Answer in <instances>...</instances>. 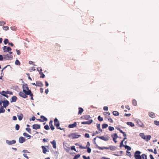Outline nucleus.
I'll return each mask as SVG.
<instances>
[{"label": "nucleus", "mask_w": 159, "mask_h": 159, "mask_svg": "<svg viewBox=\"0 0 159 159\" xmlns=\"http://www.w3.org/2000/svg\"><path fill=\"white\" fill-rule=\"evenodd\" d=\"M141 152L139 151H136L134 154V157L135 159H141V157L140 155Z\"/></svg>", "instance_id": "obj_6"}, {"label": "nucleus", "mask_w": 159, "mask_h": 159, "mask_svg": "<svg viewBox=\"0 0 159 159\" xmlns=\"http://www.w3.org/2000/svg\"><path fill=\"white\" fill-rule=\"evenodd\" d=\"M53 121L52 120H50L49 122V125L51 129L52 130L54 129V127L52 125Z\"/></svg>", "instance_id": "obj_21"}, {"label": "nucleus", "mask_w": 159, "mask_h": 159, "mask_svg": "<svg viewBox=\"0 0 159 159\" xmlns=\"http://www.w3.org/2000/svg\"><path fill=\"white\" fill-rule=\"evenodd\" d=\"M154 124L157 125H159V121H157V120H155L154 121Z\"/></svg>", "instance_id": "obj_54"}, {"label": "nucleus", "mask_w": 159, "mask_h": 159, "mask_svg": "<svg viewBox=\"0 0 159 159\" xmlns=\"http://www.w3.org/2000/svg\"><path fill=\"white\" fill-rule=\"evenodd\" d=\"M26 130L29 133H31V129L30 128H26Z\"/></svg>", "instance_id": "obj_57"}, {"label": "nucleus", "mask_w": 159, "mask_h": 159, "mask_svg": "<svg viewBox=\"0 0 159 159\" xmlns=\"http://www.w3.org/2000/svg\"><path fill=\"white\" fill-rule=\"evenodd\" d=\"M44 128L46 130H48L50 129L48 125H46L45 126H44Z\"/></svg>", "instance_id": "obj_53"}, {"label": "nucleus", "mask_w": 159, "mask_h": 159, "mask_svg": "<svg viewBox=\"0 0 159 159\" xmlns=\"http://www.w3.org/2000/svg\"><path fill=\"white\" fill-rule=\"evenodd\" d=\"M97 137L105 141H108L110 139V136L108 135H105L102 136H97Z\"/></svg>", "instance_id": "obj_3"}, {"label": "nucleus", "mask_w": 159, "mask_h": 159, "mask_svg": "<svg viewBox=\"0 0 159 159\" xmlns=\"http://www.w3.org/2000/svg\"><path fill=\"white\" fill-rule=\"evenodd\" d=\"M17 116L19 120H21L22 119L23 115L22 114H21L20 115L18 116Z\"/></svg>", "instance_id": "obj_38"}, {"label": "nucleus", "mask_w": 159, "mask_h": 159, "mask_svg": "<svg viewBox=\"0 0 159 159\" xmlns=\"http://www.w3.org/2000/svg\"><path fill=\"white\" fill-rule=\"evenodd\" d=\"M23 135L24 136H25L27 137L30 138V135H29L28 134L26 133H24Z\"/></svg>", "instance_id": "obj_44"}, {"label": "nucleus", "mask_w": 159, "mask_h": 159, "mask_svg": "<svg viewBox=\"0 0 159 159\" xmlns=\"http://www.w3.org/2000/svg\"><path fill=\"white\" fill-rule=\"evenodd\" d=\"M132 103L134 106H136L137 105V102L135 99H134L132 101Z\"/></svg>", "instance_id": "obj_34"}, {"label": "nucleus", "mask_w": 159, "mask_h": 159, "mask_svg": "<svg viewBox=\"0 0 159 159\" xmlns=\"http://www.w3.org/2000/svg\"><path fill=\"white\" fill-rule=\"evenodd\" d=\"M123 141H121L120 143V147H121L123 146L125 147V145H123Z\"/></svg>", "instance_id": "obj_60"}, {"label": "nucleus", "mask_w": 159, "mask_h": 159, "mask_svg": "<svg viewBox=\"0 0 159 159\" xmlns=\"http://www.w3.org/2000/svg\"><path fill=\"white\" fill-rule=\"evenodd\" d=\"M16 65L20 66V62L18 60H16L15 62Z\"/></svg>", "instance_id": "obj_41"}, {"label": "nucleus", "mask_w": 159, "mask_h": 159, "mask_svg": "<svg viewBox=\"0 0 159 159\" xmlns=\"http://www.w3.org/2000/svg\"><path fill=\"white\" fill-rule=\"evenodd\" d=\"M93 122V120L92 119H91V120H89L88 121H83L81 122V124L82 125H90L91 123H92Z\"/></svg>", "instance_id": "obj_15"}, {"label": "nucleus", "mask_w": 159, "mask_h": 159, "mask_svg": "<svg viewBox=\"0 0 159 159\" xmlns=\"http://www.w3.org/2000/svg\"><path fill=\"white\" fill-rule=\"evenodd\" d=\"M11 30H15L16 31L17 30V29L15 26H11Z\"/></svg>", "instance_id": "obj_55"}, {"label": "nucleus", "mask_w": 159, "mask_h": 159, "mask_svg": "<svg viewBox=\"0 0 159 159\" xmlns=\"http://www.w3.org/2000/svg\"><path fill=\"white\" fill-rule=\"evenodd\" d=\"M108 125L107 124H103L102 125V129H105L107 128L108 127Z\"/></svg>", "instance_id": "obj_39"}, {"label": "nucleus", "mask_w": 159, "mask_h": 159, "mask_svg": "<svg viewBox=\"0 0 159 159\" xmlns=\"http://www.w3.org/2000/svg\"><path fill=\"white\" fill-rule=\"evenodd\" d=\"M5 111V110L3 108V106H2L0 108V113H4Z\"/></svg>", "instance_id": "obj_35"}, {"label": "nucleus", "mask_w": 159, "mask_h": 159, "mask_svg": "<svg viewBox=\"0 0 159 159\" xmlns=\"http://www.w3.org/2000/svg\"><path fill=\"white\" fill-rule=\"evenodd\" d=\"M103 114L107 117V116H109L110 115V113L109 112H103Z\"/></svg>", "instance_id": "obj_40"}, {"label": "nucleus", "mask_w": 159, "mask_h": 159, "mask_svg": "<svg viewBox=\"0 0 159 159\" xmlns=\"http://www.w3.org/2000/svg\"><path fill=\"white\" fill-rule=\"evenodd\" d=\"M54 125L55 126L57 129L62 130L64 129H61L59 127L60 123L58 120L57 118H55L54 120Z\"/></svg>", "instance_id": "obj_2"}, {"label": "nucleus", "mask_w": 159, "mask_h": 159, "mask_svg": "<svg viewBox=\"0 0 159 159\" xmlns=\"http://www.w3.org/2000/svg\"><path fill=\"white\" fill-rule=\"evenodd\" d=\"M80 135L75 133H71L68 134V137L72 139H77L80 137Z\"/></svg>", "instance_id": "obj_1"}, {"label": "nucleus", "mask_w": 159, "mask_h": 159, "mask_svg": "<svg viewBox=\"0 0 159 159\" xmlns=\"http://www.w3.org/2000/svg\"><path fill=\"white\" fill-rule=\"evenodd\" d=\"M108 129L110 131H112L114 130V128L113 127L109 126L108 127Z\"/></svg>", "instance_id": "obj_47"}, {"label": "nucleus", "mask_w": 159, "mask_h": 159, "mask_svg": "<svg viewBox=\"0 0 159 159\" xmlns=\"http://www.w3.org/2000/svg\"><path fill=\"white\" fill-rule=\"evenodd\" d=\"M19 141L20 143H22L25 141V139L24 137L21 136L19 138Z\"/></svg>", "instance_id": "obj_17"}, {"label": "nucleus", "mask_w": 159, "mask_h": 159, "mask_svg": "<svg viewBox=\"0 0 159 159\" xmlns=\"http://www.w3.org/2000/svg\"><path fill=\"white\" fill-rule=\"evenodd\" d=\"M40 118L42 120V121H43V122H44V121H47L48 120L47 119L43 116H41Z\"/></svg>", "instance_id": "obj_31"}, {"label": "nucleus", "mask_w": 159, "mask_h": 159, "mask_svg": "<svg viewBox=\"0 0 159 159\" xmlns=\"http://www.w3.org/2000/svg\"><path fill=\"white\" fill-rule=\"evenodd\" d=\"M127 124L128 125H130V126L131 127H134V124L132 122H127Z\"/></svg>", "instance_id": "obj_32"}, {"label": "nucleus", "mask_w": 159, "mask_h": 159, "mask_svg": "<svg viewBox=\"0 0 159 159\" xmlns=\"http://www.w3.org/2000/svg\"><path fill=\"white\" fill-rule=\"evenodd\" d=\"M141 157V158H142L143 159H145V158H146L147 157V155L145 154H142Z\"/></svg>", "instance_id": "obj_43"}, {"label": "nucleus", "mask_w": 159, "mask_h": 159, "mask_svg": "<svg viewBox=\"0 0 159 159\" xmlns=\"http://www.w3.org/2000/svg\"><path fill=\"white\" fill-rule=\"evenodd\" d=\"M125 149H127L128 151H130L131 149V148L129 146L127 145H125Z\"/></svg>", "instance_id": "obj_42"}, {"label": "nucleus", "mask_w": 159, "mask_h": 159, "mask_svg": "<svg viewBox=\"0 0 159 159\" xmlns=\"http://www.w3.org/2000/svg\"><path fill=\"white\" fill-rule=\"evenodd\" d=\"M9 93V92L8 91H2L0 92V94L6 97L7 98H8V96L7 94H8Z\"/></svg>", "instance_id": "obj_9"}, {"label": "nucleus", "mask_w": 159, "mask_h": 159, "mask_svg": "<svg viewBox=\"0 0 159 159\" xmlns=\"http://www.w3.org/2000/svg\"><path fill=\"white\" fill-rule=\"evenodd\" d=\"M136 123L139 126L142 128L144 127V124L140 120H138L136 121Z\"/></svg>", "instance_id": "obj_13"}, {"label": "nucleus", "mask_w": 159, "mask_h": 159, "mask_svg": "<svg viewBox=\"0 0 159 159\" xmlns=\"http://www.w3.org/2000/svg\"><path fill=\"white\" fill-rule=\"evenodd\" d=\"M148 114L149 116L152 118H154L155 117V115L154 113L152 112H149Z\"/></svg>", "instance_id": "obj_25"}, {"label": "nucleus", "mask_w": 159, "mask_h": 159, "mask_svg": "<svg viewBox=\"0 0 159 159\" xmlns=\"http://www.w3.org/2000/svg\"><path fill=\"white\" fill-rule=\"evenodd\" d=\"M20 128V126L18 124H16L15 126V129L16 130H18Z\"/></svg>", "instance_id": "obj_51"}, {"label": "nucleus", "mask_w": 159, "mask_h": 159, "mask_svg": "<svg viewBox=\"0 0 159 159\" xmlns=\"http://www.w3.org/2000/svg\"><path fill=\"white\" fill-rule=\"evenodd\" d=\"M7 143L9 145H11L15 143L16 141L14 140L12 141H7Z\"/></svg>", "instance_id": "obj_24"}, {"label": "nucleus", "mask_w": 159, "mask_h": 159, "mask_svg": "<svg viewBox=\"0 0 159 159\" xmlns=\"http://www.w3.org/2000/svg\"><path fill=\"white\" fill-rule=\"evenodd\" d=\"M116 148L114 146H110V149L111 151H115L116 150Z\"/></svg>", "instance_id": "obj_30"}, {"label": "nucleus", "mask_w": 159, "mask_h": 159, "mask_svg": "<svg viewBox=\"0 0 159 159\" xmlns=\"http://www.w3.org/2000/svg\"><path fill=\"white\" fill-rule=\"evenodd\" d=\"M105 118L106 119H107L108 120V121L110 122L111 123H113V120L111 118H108V117H107V116L105 117Z\"/></svg>", "instance_id": "obj_37"}, {"label": "nucleus", "mask_w": 159, "mask_h": 159, "mask_svg": "<svg viewBox=\"0 0 159 159\" xmlns=\"http://www.w3.org/2000/svg\"><path fill=\"white\" fill-rule=\"evenodd\" d=\"M79 148L81 149L86 148V147H83V146H82V145H79Z\"/></svg>", "instance_id": "obj_59"}, {"label": "nucleus", "mask_w": 159, "mask_h": 159, "mask_svg": "<svg viewBox=\"0 0 159 159\" xmlns=\"http://www.w3.org/2000/svg\"><path fill=\"white\" fill-rule=\"evenodd\" d=\"M96 147L97 148L100 150H103L104 149H105V147H101L98 146V145H97Z\"/></svg>", "instance_id": "obj_49"}, {"label": "nucleus", "mask_w": 159, "mask_h": 159, "mask_svg": "<svg viewBox=\"0 0 159 159\" xmlns=\"http://www.w3.org/2000/svg\"><path fill=\"white\" fill-rule=\"evenodd\" d=\"M26 94H27V95H29L30 96V99L31 100H34V98H33V93H32L31 90H29L28 91H25Z\"/></svg>", "instance_id": "obj_8"}, {"label": "nucleus", "mask_w": 159, "mask_h": 159, "mask_svg": "<svg viewBox=\"0 0 159 159\" xmlns=\"http://www.w3.org/2000/svg\"><path fill=\"white\" fill-rule=\"evenodd\" d=\"M3 50L4 52H7L11 51V48L9 47H7L6 46H4L3 47Z\"/></svg>", "instance_id": "obj_10"}, {"label": "nucleus", "mask_w": 159, "mask_h": 159, "mask_svg": "<svg viewBox=\"0 0 159 159\" xmlns=\"http://www.w3.org/2000/svg\"><path fill=\"white\" fill-rule=\"evenodd\" d=\"M13 57V56L8 54H7L6 55H3L4 59L5 60H11L12 59Z\"/></svg>", "instance_id": "obj_4"}, {"label": "nucleus", "mask_w": 159, "mask_h": 159, "mask_svg": "<svg viewBox=\"0 0 159 159\" xmlns=\"http://www.w3.org/2000/svg\"><path fill=\"white\" fill-rule=\"evenodd\" d=\"M33 128L35 129H37L40 128V125L38 124H34L33 125Z\"/></svg>", "instance_id": "obj_18"}, {"label": "nucleus", "mask_w": 159, "mask_h": 159, "mask_svg": "<svg viewBox=\"0 0 159 159\" xmlns=\"http://www.w3.org/2000/svg\"><path fill=\"white\" fill-rule=\"evenodd\" d=\"M113 114L115 116H118L119 115V113L116 111H114L113 112Z\"/></svg>", "instance_id": "obj_33"}, {"label": "nucleus", "mask_w": 159, "mask_h": 159, "mask_svg": "<svg viewBox=\"0 0 159 159\" xmlns=\"http://www.w3.org/2000/svg\"><path fill=\"white\" fill-rule=\"evenodd\" d=\"M2 103L3 104V107H4L6 108V107L8 106L9 102L7 100H4L2 101Z\"/></svg>", "instance_id": "obj_14"}, {"label": "nucleus", "mask_w": 159, "mask_h": 159, "mask_svg": "<svg viewBox=\"0 0 159 159\" xmlns=\"http://www.w3.org/2000/svg\"><path fill=\"white\" fill-rule=\"evenodd\" d=\"M83 158L84 159H90V157L89 156L86 157L84 155L83 156Z\"/></svg>", "instance_id": "obj_61"}, {"label": "nucleus", "mask_w": 159, "mask_h": 159, "mask_svg": "<svg viewBox=\"0 0 159 159\" xmlns=\"http://www.w3.org/2000/svg\"><path fill=\"white\" fill-rule=\"evenodd\" d=\"M80 119L88 120H91V119H92L90 116L88 115H84L80 117Z\"/></svg>", "instance_id": "obj_5"}, {"label": "nucleus", "mask_w": 159, "mask_h": 159, "mask_svg": "<svg viewBox=\"0 0 159 159\" xmlns=\"http://www.w3.org/2000/svg\"><path fill=\"white\" fill-rule=\"evenodd\" d=\"M39 74L41 75L40 78H44L45 77V75L43 72H40Z\"/></svg>", "instance_id": "obj_45"}, {"label": "nucleus", "mask_w": 159, "mask_h": 159, "mask_svg": "<svg viewBox=\"0 0 159 159\" xmlns=\"http://www.w3.org/2000/svg\"><path fill=\"white\" fill-rule=\"evenodd\" d=\"M22 88L23 89V92H24L25 93V91L27 92L29 90H30L29 89L27 84H26L23 85Z\"/></svg>", "instance_id": "obj_7"}, {"label": "nucleus", "mask_w": 159, "mask_h": 159, "mask_svg": "<svg viewBox=\"0 0 159 159\" xmlns=\"http://www.w3.org/2000/svg\"><path fill=\"white\" fill-rule=\"evenodd\" d=\"M78 109H79V111H78V115H81L82 113L83 112V111H84L83 109L82 108L80 107Z\"/></svg>", "instance_id": "obj_27"}, {"label": "nucleus", "mask_w": 159, "mask_h": 159, "mask_svg": "<svg viewBox=\"0 0 159 159\" xmlns=\"http://www.w3.org/2000/svg\"><path fill=\"white\" fill-rule=\"evenodd\" d=\"M71 149L72 150H74L75 151H76V149L75 148V146H72L71 147Z\"/></svg>", "instance_id": "obj_64"}, {"label": "nucleus", "mask_w": 159, "mask_h": 159, "mask_svg": "<svg viewBox=\"0 0 159 159\" xmlns=\"http://www.w3.org/2000/svg\"><path fill=\"white\" fill-rule=\"evenodd\" d=\"M6 24V23L4 21H0V25H4Z\"/></svg>", "instance_id": "obj_48"}, {"label": "nucleus", "mask_w": 159, "mask_h": 159, "mask_svg": "<svg viewBox=\"0 0 159 159\" xmlns=\"http://www.w3.org/2000/svg\"><path fill=\"white\" fill-rule=\"evenodd\" d=\"M77 126V122H75L74 123L72 124H71L69 125H68V128H74L76 127Z\"/></svg>", "instance_id": "obj_19"}, {"label": "nucleus", "mask_w": 159, "mask_h": 159, "mask_svg": "<svg viewBox=\"0 0 159 159\" xmlns=\"http://www.w3.org/2000/svg\"><path fill=\"white\" fill-rule=\"evenodd\" d=\"M151 138V136L150 135H145L144 139L146 141L148 142L150 140Z\"/></svg>", "instance_id": "obj_22"}, {"label": "nucleus", "mask_w": 159, "mask_h": 159, "mask_svg": "<svg viewBox=\"0 0 159 159\" xmlns=\"http://www.w3.org/2000/svg\"><path fill=\"white\" fill-rule=\"evenodd\" d=\"M139 136L141 137V138L143 139H144V138L145 137V136L144 135V133H140L139 134Z\"/></svg>", "instance_id": "obj_36"}, {"label": "nucleus", "mask_w": 159, "mask_h": 159, "mask_svg": "<svg viewBox=\"0 0 159 159\" xmlns=\"http://www.w3.org/2000/svg\"><path fill=\"white\" fill-rule=\"evenodd\" d=\"M17 97L16 96H13L11 98V102H15L17 100Z\"/></svg>", "instance_id": "obj_28"}, {"label": "nucleus", "mask_w": 159, "mask_h": 159, "mask_svg": "<svg viewBox=\"0 0 159 159\" xmlns=\"http://www.w3.org/2000/svg\"><path fill=\"white\" fill-rule=\"evenodd\" d=\"M8 43V40L7 39H5L4 41V43L5 44H7Z\"/></svg>", "instance_id": "obj_52"}, {"label": "nucleus", "mask_w": 159, "mask_h": 159, "mask_svg": "<svg viewBox=\"0 0 159 159\" xmlns=\"http://www.w3.org/2000/svg\"><path fill=\"white\" fill-rule=\"evenodd\" d=\"M54 50L56 51H60V46L58 44H56L54 45Z\"/></svg>", "instance_id": "obj_16"}, {"label": "nucleus", "mask_w": 159, "mask_h": 159, "mask_svg": "<svg viewBox=\"0 0 159 159\" xmlns=\"http://www.w3.org/2000/svg\"><path fill=\"white\" fill-rule=\"evenodd\" d=\"M97 127L98 130L100 131L101 133H102V130L100 128V124H97Z\"/></svg>", "instance_id": "obj_29"}, {"label": "nucleus", "mask_w": 159, "mask_h": 159, "mask_svg": "<svg viewBox=\"0 0 159 159\" xmlns=\"http://www.w3.org/2000/svg\"><path fill=\"white\" fill-rule=\"evenodd\" d=\"M80 156V155L78 154L75 155L73 158V159H78Z\"/></svg>", "instance_id": "obj_50"}, {"label": "nucleus", "mask_w": 159, "mask_h": 159, "mask_svg": "<svg viewBox=\"0 0 159 159\" xmlns=\"http://www.w3.org/2000/svg\"><path fill=\"white\" fill-rule=\"evenodd\" d=\"M85 137L87 138H89L90 137L89 135V134L86 133L85 134Z\"/></svg>", "instance_id": "obj_62"}, {"label": "nucleus", "mask_w": 159, "mask_h": 159, "mask_svg": "<svg viewBox=\"0 0 159 159\" xmlns=\"http://www.w3.org/2000/svg\"><path fill=\"white\" fill-rule=\"evenodd\" d=\"M50 143L52 145L53 147L54 148H57L56 141L54 140L52 141H51Z\"/></svg>", "instance_id": "obj_23"}, {"label": "nucleus", "mask_w": 159, "mask_h": 159, "mask_svg": "<svg viewBox=\"0 0 159 159\" xmlns=\"http://www.w3.org/2000/svg\"><path fill=\"white\" fill-rule=\"evenodd\" d=\"M3 29L5 30H9V27L7 26H4L3 27Z\"/></svg>", "instance_id": "obj_46"}, {"label": "nucleus", "mask_w": 159, "mask_h": 159, "mask_svg": "<svg viewBox=\"0 0 159 159\" xmlns=\"http://www.w3.org/2000/svg\"><path fill=\"white\" fill-rule=\"evenodd\" d=\"M97 137H95V138L93 139V143H94V144L96 146H97V145H98L97 143H96V141H95V140L96 139V138Z\"/></svg>", "instance_id": "obj_63"}, {"label": "nucleus", "mask_w": 159, "mask_h": 159, "mask_svg": "<svg viewBox=\"0 0 159 159\" xmlns=\"http://www.w3.org/2000/svg\"><path fill=\"white\" fill-rule=\"evenodd\" d=\"M45 147H48V146H42V148L43 149V152L44 154L46 153V152H47V151H48L47 149Z\"/></svg>", "instance_id": "obj_26"}, {"label": "nucleus", "mask_w": 159, "mask_h": 159, "mask_svg": "<svg viewBox=\"0 0 159 159\" xmlns=\"http://www.w3.org/2000/svg\"><path fill=\"white\" fill-rule=\"evenodd\" d=\"M36 86L43 87V85L42 83L40 81H37L36 82Z\"/></svg>", "instance_id": "obj_20"}, {"label": "nucleus", "mask_w": 159, "mask_h": 159, "mask_svg": "<svg viewBox=\"0 0 159 159\" xmlns=\"http://www.w3.org/2000/svg\"><path fill=\"white\" fill-rule=\"evenodd\" d=\"M111 136L113 139V141L115 143H116L117 142V141L116 140V139L118 137L117 134L115 133L114 134L112 135Z\"/></svg>", "instance_id": "obj_12"}, {"label": "nucleus", "mask_w": 159, "mask_h": 159, "mask_svg": "<svg viewBox=\"0 0 159 159\" xmlns=\"http://www.w3.org/2000/svg\"><path fill=\"white\" fill-rule=\"evenodd\" d=\"M87 152H88L89 153H90L91 152V148H90L89 147H87Z\"/></svg>", "instance_id": "obj_58"}, {"label": "nucleus", "mask_w": 159, "mask_h": 159, "mask_svg": "<svg viewBox=\"0 0 159 159\" xmlns=\"http://www.w3.org/2000/svg\"><path fill=\"white\" fill-rule=\"evenodd\" d=\"M98 120L100 121H102L103 120V118L102 117H101L100 116H99L98 117Z\"/></svg>", "instance_id": "obj_56"}, {"label": "nucleus", "mask_w": 159, "mask_h": 159, "mask_svg": "<svg viewBox=\"0 0 159 159\" xmlns=\"http://www.w3.org/2000/svg\"><path fill=\"white\" fill-rule=\"evenodd\" d=\"M19 94L20 96L23 98H25L27 97V94H26V93H25L23 92H20Z\"/></svg>", "instance_id": "obj_11"}]
</instances>
